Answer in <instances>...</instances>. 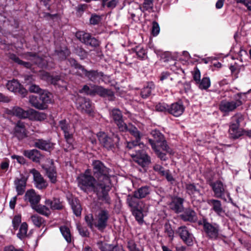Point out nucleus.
Masks as SVG:
<instances>
[{
	"label": "nucleus",
	"mask_w": 251,
	"mask_h": 251,
	"mask_svg": "<svg viewBox=\"0 0 251 251\" xmlns=\"http://www.w3.org/2000/svg\"><path fill=\"white\" fill-rule=\"evenodd\" d=\"M169 106L165 103H159L156 105L155 109L159 112H169Z\"/></svg>",
	"instance_id": "nucleus-51"
},
{
	"label": "nucleus",
	"mask_w": 251,
	"mask_h": 251,
	"mask_svg": "<svg viewBox=\"0 0 251 251\" xmlns=\"http://www.w3.org/2000/svg\"><path fill=\"white\" fill-rule=\"evenodd\" d=\"M237 3H242L244 5L248 10L251 11V0H235Z\"/></svg>",
	"instance_id": "nucleus-58"
},
{
	"label": "nucleus",
	"mask_w": 251,
	"mask_h": 251,
	"mask_svg": "<svg viewBox=\"0 0 251 251\" xmlns=\"http://www.w3.org/2000/svg\"><path fill=\"white\" fill-rule=\"evenodd\" d=\"M26 57L27 59L30 60L35 64H38L42 68L45 67L46 65V63L44 62V60L43 58L37 56L35 54L32 55L31 54H29L26 55Z\"/></svg>",
	"instance_id": "nucleus-34"
},
{
	"label": "nucleus",
	"mask_w": 251,
	"mask_h": 251,
	"mask_svg": "<svg viewBox=\"0 0 251 251\" xmlns=\"http://www.w3.org/2000/svg\"><path fill=\"white\" fill-rule=\"evenodd\" d=\"M150 193V189L148 186H144L140 188L137 191L134 192L135 198L138 199H142L146 197Z\"/></svg>",
	"instance_id": "nucleus-32"
},
{
	"label": "nucleus",
	"mask_w": 251,
	"mask_h": 251,
	"mask_svg": "<svg viewBox=\"0 0 251 251\" xmlns=\"http://www.w3.org/2000/svg\"><path fill=\"white\" fill-rule=\"evenodd\" d=\"M32 208L37 212L47 216L50 214V209L45 205L36 204Z\"/></svg>",
	"instance_id": "nucleus-36"
},
{
	"label": "nucleus",
	"mask_w": 251,
	"mask_h": 251,
	"mask_svg": "<svg viewBox=\"0 0 251 251\" xmlns=\"http://www.w3.org/2000/svg\"><path fill=\"white\" fill-rule=\"evenodd\" d=\"M93 90L94 92L93 94H97L101 97H109L112 99L114 96L112 91L104 89L101 86H93Z\"/></svg>",
	"instance_id": "nucleus-21"
},
{
	"label": "nucleus",
	"mask_w": 251,
	"mask_h": 251,
	"mask_svg": "<svg viewBox=\"0 0 251 251\" xmlns=\"http://www.w3.org/2000/svg\"><path fill=\"white\" fill-rule=\"evenodd\" d=\"M118 2V0H102V5L103 7L106 6L109 8H114Z\"/></svg>",
	"instance_id": "nucleus-46"
},
{
	"label": "nucleus",
	"mask_w": 251,
	"mask_h": 251,
	"mask_svg": "<svg viewBox=\"0 0 251 251\" xmlns=\"http://www.w3.org/2000/svg\"><path fill=\"white\" fill-rule=\"evenodd\" d=\"M110 116L112 118L120 129L125 128L123 126L126 124L124 122L121 111L118 109H114L110 113Z\"/></svg>",
	"instance_id": "nucleus-15"
},
{
	"label": "nucleus",
	"mask_w": 251,
	"mask_h": 251,
	"mask_svg": "<svg viewBox=\"0 0 251 251\" xmlns=\"http://www.w3.org/2000/svg\"><path fill=\"white\" fill-rule=\"evenodd\" d=\"M242 104V101L239 99L230 101L222 100L219 105V109L222 112L229 113L234 111Z\"/></svg>",
	"instance_id": "nucleus-8"
},
{
	"label": "nucleus",
	"mask_w": 251,
	"mask_h": 251,
	"mask_svg": "<svg viewBox=\"0 0 251 251\" xmlns=\"http://www.w3.org/2000/svg\"><path fill=\"white\" fill-rule=\"evenodd\" d=\"M153 86V84L151 83L147 87H144L141 92L142 97L144 99L148 97L151 94Z\"/></svg>",
	"instance_id": "nucleus-45"
},
{
	"label": "nucleus",
	"mask_w": 251,
	"mask_h": 251,
	"mask_svg": "<svg viewBox=\"0 0 251 251\" xmlns=\"http://www.w3.org/2000/svg\"><path fill=\"white\" fill-rule=\"evenodd\" d=\"M71 206L76 216H80L81 212V207L79 203L76 200H72L71 202Z\"/></svg>",
	"instance_id": "nucleus-40"
},
{
	"label": "nucleus",
	"mask_w": 251,
	"mask_h": 251,
	"mask_svg": "<svg viewBox=\"0 0 251 251\" xmlns=\"http://www.w3.org/2000/svg\"><path fill=\"white\" fill-rule=\"evenodd\" d=\"M127 247L130 251H140L136 247L135 242L132 240L128 242Z\"/></svg>",
	"instance_id": "nucleus-63"
},
{
	"label": "nucleus",
	"mask_w": 251,
	"mask_h": 251,
	"mask_svg": "<svg viewBox=\"0 0 251 251\" xmlns=\"http://www.w3.org/2000/svg\"><path fill=\"white\" fill-rule=\"evenodd\" d=\"M208 204L212 207V209L218 215L223 216L225 213L221 202L217 200L210 199L207 201Z\"/></svg>",
	"instance_id": "nucleus-17"
},
{
	"label": "nucleus",
	"mask_w": 251,
	"mask_h": 251,
	"mask_svg": "<svg viewBox=\"0 0 251 251\" xmlns=\"http://www.w3.org/2000/svg\"><path fill=\"white\" fill-rule=\"evenodd\" d=\"M59 126L63 131L64 133L70 130H72L70 126L65 120H62L59 122Z\"/></svg>",
	"instance_id": "nucleus-50"
},
{
	"label": "nucleus",
	"mask_w": 251,
	"mask_h": 251,
	"mask_svg": "<svg viewBox=\"0 0 251 251\" xmlns=\"http://www.w3.org/2000/svg\"><path fill=\"white\" fill-rule=\"evenodd\" d=\"M52 94L49 92L44 91L39 96V100L41 101V104H44L45 106L47 107V104L51 102Z\"/></svg>",
	"instance_id": "nucleus-35"
},
{
	"label": "nucleus",
	"mask_w": 251,
	"mask_h": 251,
	"mask_svg": "<svg viewBox=\"0 0 251 251\" xmlns=\"http://www.w3.org/2000/svg\"><path fill=\"white\" fill-rule=\"evenodd\" d=\"M136 199L138 198H135L134 195L133 196L128 195L127 196L126 201L130 207L137 209L138 205H139V203L138 202V201Z\"/></svg>",
	"instance_id": "nucleus-42"
},
{
	"label": "nucleus",
	"mask_w": 251,
	"mask_h": 251,
	"mask_svg": "<svg viewBox=\"0 0 251 251\" xmlns=\"http://www.w3.org/2000/svg\"><path fill=\"white\" fill-rule=\"evenodd\" d=\"M30 218L32 222L36 226H41L44 223L43 219L37 215L31 216Z\"/></svg>",
	"instance_id": "nucleus-47"
},
{
	"label": "nucleus",
	"mask_w": 251,
	"mask_h": 251,
	"mask_svg": "<svg viewBox=\"0 0 251 251\" xmlns=\"http://www.w3.org/2000/svg\"><path fill=\"white\" fill-rule=\"evenodd\" d=\"M46 205L50 206L52 210H60L63 208V205L57 199H53V200H46L45 201Z\"/></svg>",
	"instance_id": "nucleus-30"
},
{
	"label": "nucleus",
	"mask_w": 251,
	"mask_h": 251,
	"mask_svg": "<svg viewBox=\"0 0 251 251\" xmlns=\"http://www.w3.org/2000/svg\"><path fill=\"white\" fill-rule=\"evenodd\" d=\"M197 84L201 89L206 90L210 86V80L208 77H204Z\"/></svg>",
	"instance_id": "nucleus-44"
},
{
	"label": "nucleus",
	"mask_w": 251,
	"mask_h": 251,
	"mask_svg": "<svg viewBox=\"0 0 251 251\" xmlns=\"http://www.w3.org/2000/svg\"><path fill=\"white\" fill-rule=\"evenodd\" d=\"M35 146L40 149L45 151H50L53 147L52 143L42 139L37 140L35 142Z\"/></svg>",
	"instance_id": "nucleus-29"
},
{
	"label": "nucleus",
	"mask_w": 251,
	"mask_h": 251,
	"mask_svg": "<svg viewBox=\"0 0 251 251\" xmlns=\"http://www.w3.org/2000/svg\"><path fill=\"white\" fill-rule=\"evenodd\" d=\"M109 218L108 212L106 210H100L96 215L94 226L99 230L103 231L107 226Z\"/></svg>",
	"instance_id": "nucleus-4"
},
{
	"label": "nucleus",
	"mask_w": 251,
	"mask_h": 251,
	"mask_svg": "<svg viewBox=\"0 0 251 251\" xmlns=\"http://www.w3.org/2000/svg\"><path fill=\"white\" fill-rule=\"evenodd\" d=\"M149 142L151 145L152 148L154 150V151L156 152L157 156L162 160H166V157L165 153L160 152L159 151L157 150L156 149L154 141H153L151 139L149 140Z\"/></svg>",
	"instance_id": "nucleus-48"
},
{
	"label": "nucleus",
	"mask_w": 251,
	"mask_h": 251,
	"mask_svg": "<svg viewBox=\"0 0 251 251\" xmlns=\"http://www.w3.org/2000/svg\"><path fill=\"white\" fill-rule=\"evenodd\" d=\"M98 248L100 251H117V248L112 244L99 241L97 243Z\"/></svg>",
	"instance_id": "nucleus-31"
},
{
	"label": "nucleus",
	"mask_w": 251,
	"mask_h": 251,
	"mask_svg": "<svg viewBox=\"0 0 251 251\" xmlns=\"http://www.w3.org/2000/svg\"><path fill=\"white\" fill-rule=\"evenodd\" d=\"M153 169L155 171L158 172L162 176H165L166 174V171L160 165L155 164L153 166Z\"/></svg>",
	"instance_id": "nucleus-61"
},
{
	"label": "nucleus",
	"mask_w": 251,
	"mask_h": 251,
	"mask_svg": "<svg viewBox=\"0 0 251 251\" xmlns=\"http://www.w3.org/2000/svg\"><path fill=\"white\" fill-rule=\"evenodd\" d=\"M184 107L181 102L173 103L169 108V112L175 116L178 117L184 112Z\"/></svg>",
	"instance_id": "nucleus-20"
},
{
	"label": "nucleus",
	"mask_w": 251,
	"mask_h": 251,
	"mask_svg": "<svg viewBox=\"0 0 251 251\" xmlns=\"http://www.w3.org/2000/svg\"><path fill=\"white\" fill-rule=\"evenodd\" d=\"M6 88L11 92H16L20 90L21 84L17 80L13 79L8 81L6 84Z\"/></svg>",
	"instance_id": "nucleus-33"
},
{
	"label": "nucleus",
	"mask_w": 251,
	"mask_h": 251,
	"mask_svg": "<svg viewBox=\"0 0 251 251\" xmlns=\"http://www.w3.org/2000/svg\"><path fill=\"white\" fill-rule=\"evenodd\" d=\"M33 177V180L35 187L39 189H45L48 186L47 182L44 179L40 173L35 169L29 171Z\"/></svg>",
	"instance_id": "nucleus-10"
},
{
	"label": "nucleus",
	"mask_w": 251,
	"mask_h": 251,
	"mask_svg": "<svg viewBox=\"0 0 251 251\" xmlns=\"http://www.w3.org/2000/svg\"><path fill=\"white\" fill-rule=\"evenodd\" d=\"M77 73L81 75H85L90 80L94 81L97 79L98 73L96 71H87L82 66H79V72Z\"/></svg>",
	"instance_id": "nucleus-27"
},
{
	"label": "nucleus",
	"mask_w": 251,
	"mask_h": 251,
	"mask_svg": "<svg viewBox=\"0 0 251 251\" xmlns=\"http://www.w3.org/2000/svg\"><path fill=\"white\" fill-rule=\"evenodd\" d=\"M6 113L9 115L16 116L20 118H26L29 116V110L25 111L18 106H15L10 109H7Z\"/></svg>",
	"instance_id": "nucleus-16"
},
{
	"label": "nucleus",
	"mask_w": 251,
	"mask_h": 251,
	"mask_svg": "<svg viewBox=\"0 0 251 251\" xmlns=\"http://www.w3.org/2000/svg\"><path fill=\"white\" fill-rule=\"evenodd\" d=\"M180 217L184 221L193 222L196 220V213L190 209H186Z\"/></svg>",
	"instance_id": "nucleus-28"
},
{
	"label": "nucleus",
	"mask_w": 251,
	"mask_h": 251,
	"mask_svg": "<svg viewBox=\"0 0 251 251\" xmlns=\"http://www.w3.org/2000/svg\"><path fill=\"white\" fill-rule=\"evenodd\" d=\"M76 227L81 236L83 237H87L89 236V233L86 227L82 226L79 224H77Z\"/></svg>",
	"instance_id": "nucleus-49"
},
{
	"label": "nucleus",
	"mask_w": 251,
	"mask_h": 251,
	"mask_svg": "<svg viewBox=\"0 0 251 251\" xmlns=\"http://www.w3.org/2000/svg\"><path fill=\"white\" fill-rule=\"evenodd\" d=\"M133 214L135 216L136 219L139 222L141 223L143 221V214L139 209H137L133 212Z\"/></svg>",
	"instance_id": "nucleus-59"
},
{
	"label": "nucleus",
	"mask_w": 251,
	"mask_h": 251,
	"mask_svg": "<svg viewBox=\"0 0 251 251\" xmlns=\"http://www.w3.org/2000/svg\"><path fill=\"white\" fill-rule=\"evenodd\" d=\"M193 78L197 84L201 80V73L198 69H196L194 71Z\"/></svg>",
	"instance_id": "nucleus-64"
},
{
	"label": "nucleus",
	"mask_w": 251,
	"mask_h": 251,
	"mask_svg": "<svg viewBox=\"0 0 251 251\" xmlns=\"http://www.w3.org/2000/svg\"><path fill=\"white\" fill-rule=\"evenodd\" d=\"M97 136L101 145L107 149H112L119 141L117 135L113 134L111 136H109L103 132H99Z\"/></svg>",
	"instance_id": "nucleus-3"
},
{
	"label": "nucleus",
	"mask_w": 251,
	"mask_h": 251,
	"mask_svg": "<svg viewBox=\"0 0 251 251\" xmlns=\"http://www.w3.org/2000/svg\"><path fill=\"white\" fill-rule=\"evenodd\" d=\"M160 31V27L156 22H153L151 29V33L154 36H157Z\"/></svg>",
	"instance_id": "nucleus-55"
},
{
	"label": "nucleus",
	"mask_w": 251,
	"mask_h": 251,
	"mask_svg": "<svg viewBox=\"0 0 251 251\" xmlns=\"http://www.w3.org/2000/svg\"><path fill=\"white\" fill-rule=\"evenodd\" d=\"M75 103L76 108L82 113L91 115L93 112V106L88 99L78 97Z\"/></svg>",
	"instance_id": "nucleus-6"
},
{
	"label": "nucleus",
	"mask_w": 251,
	"mask_h": 251,
	"mask_svg": "<svg viewBox=\"0 0 251 251\" xmlns=\"http://www.w3.org/2000/svg\"><path fill=\"white\" fill-rule=\"evenodd\" d=\"M28 226L26 223L22 224L19 232L17 233V236L21 239L24 238L26 236Z\"/></svg>",
	"instance_id": "nucleus-41"
},
{
	"label": "nucleus",
	"mask_w": 251,
	"mask_h": 251,
	"mask_svg": "<svg viewBox=\"0 0 251 251\" xmlns=\"http://www.w3.org/2000/svg\"><path fill=\"white\" fill-rule=\"evenodd\" d=\"M185 187L186 193L193 200H196L197 197L201 196L198 185L194 183H186Z\"/></svg>",
	"instance_id": "nucleus-14"
},
{
	"label": "nucleus",
	"mask_w": 251,
	"mask_h": 251,
	"mask_svg": "<svg viewBox=\"0 0 251 251\" xmlns=\"http://www.w3.org/2000/svg\"><path fill=\"white\" fill-rule=\"evenodd\" d=\"M153 0H144L143 3V8L144 10H151L153 8Z\"/></svg>",
	"instance_id": "nucleus-52"
},
{
	"label": "nucleus",
	"mask_w": 251,
	"mask_h": 251,
	"mask_svg": "<svg viewBox=\"0 0 251 251\" xmlns=\"http://www.w3.org/2000/svg\"><path fill=\"white\" fill-rule=\"evenodd\" d=\"M29 115H33L34 119L37 121H43L47 118V115L44 113L37 112L32 109L29 110Z\"/></svg>",
	"instance_id": "nucleus-38"
},
{
	"label": "nucleus",
	"mask_w": 251,
	"mask_h": 251,
	"mask_svg": "<svg viewBox=\"0 0 251 251\" xmlns=\"http://www.w3.org/2000/svg\"><path fill=\"white\" fill-rule=\"evenodd\" d=\"M29 102L35 108L40 110H44L47 108V106H45L44 103L41 104V101L39 100V97L38 98L37 96L33 95L29 96Z\"/></svg>",
	"instance_id": "nucleus-26"
},
{
	"label": "nucleus",
	"mask_w": 251,
	"mask_h": 251,
	"mask_svg": "<svg viewBox=\"0 0 251 251\" xmlns=\"http://www.w3.org/2000/svg\"><path fill=\"white\" fill-rule=\"evenodd\" d=\"M24 155L34 162H38L41 158L42 155L37 150L25 151Z\"/></svg>",
	"instance_id": "nucleus-25"
},
{
	"label": "nucleus",
	"mask_w": 251,
	"mask_h": 251,
	"mask_svg": "<svg viewBox=\"0 0 251 251\" xmlns=\"http://www.w3.org/2000/svg\"><path fill=\"white\" fill-rule=\"evenodd\" d=\"M46 174L50 182L55 183L56 182V172L53 167L46 168Z\"/></svg>",
	"instance_id": "nucleus-37"
},
{
	"label": "nucleus",
	"mask_w": 251,
	"mask_h": 251,
	"mask_svg": "<svg viewBox=\"0 0 251 251\" xmlns=\"http://www.w3.org/2000/svg\"><path fill=\"white\" fill-rule=\"evenodd\" d=\"M24 200L26 201H29L31 207L33 208L39 202L41 197L36 194L33 189H30L26 192Z\"/></svg>",
	"instance_id": "nucleus-11"
},
{
	"label": "nucleus",
	"mask_w": 251,
	"mask_h": 251,
	"mask_svg": "<svg viewBox=\"0 0 251 251\" xmlns=\"http://www.w3.org/2000/svg\"><path fill=\"white\" fill-rule=\"evenodd\" d=\"M14 133L19 139H22L25 136V126L23 122L19 121L17 123Z\"/></svg>",
	"instance_id": "nucleus-23"
},
{
	"label": "nucleus",
	"mask_w": 251,
	"mask_h": 251,
	"mask_svg": "<svg viewBox=\"0 0 251 251\" xmlns=\"http://www.w3.org/2000/svg\"><path fill=\"white\" fill-rule=\"evenodd\" d=\"M76 37L81 42L92 47L99 45V41L95 38L91 37L90 34L84 31H78L76 33Z\"/></svg>",
	"instance_id": "nucleus-9"
},
{
	"label": "nucleus",
	"mask_w": 251,
	"mask_h": 251,
	"mask_svg": "<svg viewBox=\"0 0 251 251\" xmlns=\"http://www.w3.org/2000/svg\"><path fill=\"white\" fill-rule=\"evenodd\" d=\"M10 58L11 60H13L14 62L17 63L19 64L24 66L26 68H29L31 66V63L28 62L23 61L20 60L18 57H17L14 54H11L10 55Z\"/></svg>",
	"instance_id": "nucleus-43"
},
{
	"label": "nucleus",
	"mask_w": 251,
	"mask_h": 251,
	"mask_svg": "<svg viewBox=\"0 0 251 251\" xmlns=\"http://www.w3.org/2000/svg\"><path fill=\"white\" fill-rule=\"evenodd\" d=\"M27 178L22 176L21 178H17L14 181V184L18 195H22L25 191Z\"/></svg>",
	"instance_id": "nucleus-19"
},
{
	"label": "nucleus",
	"mask_w": 251,
	"mask_h": 251,
	"mask_svg": "<svg viewBox=\"0 0 251 251\" xmlns=\"http://www.w3.org/2000/svg\"><path fill=\"white\" fill-rule=\"evenodd\" d=\"M21 222V217L20 215L15 216L12 221L13 226L14 228L17 229L19 224Z\"/></svg>",
	"instance_id": "nucleus-60"
},
{
	"label": "nucleus",
	"mask_w": 251,
	"mask_h": 251,
	"mask_svg": "<svg viewBox=\"0 0 251 251\" xmlns=\"http://www.w3.org/2000/svg\"><path fill=\"white\" fill-rule=\"evenodd\" d=\"M140 146V144H139V141L137 142V140L135 139L134 141L127 142L126 147L130 150L135 148V151H136V150L139 151V150H137V148H139Z\"/></svg>",
	"instance_id": "nucleus-53"
},
{
	"label": "nucleus",
	"mask_w": 251,
	"mask_h": 251,
	"mask_svg": "<svg viewBox=\"0 0 251 251\" xmlns=\"http://www.w3.org/2000/svg\"><path fill=\"white\" fill-rule=\"evenodd\" d=\"M123 126L125 127L123 129H120L121 131H128L130 133L134 136L137 141H140L141 134L138 130L137 128L132 125L129 124L128 125L125 124Z\"/></svg>",
	"instance_id": "nucleus-22"
},
{
	"label": "nucleus",
	"mask_w": 251,
	"mask_h": 251,
	"mask_svg": "<svg viewBox=\"0 0 251 251\" xmlns=\"http://www.w3.org/2000/svg\"><path fill=\"white\" fill-rule=\"evenodd\" d=\"M70 53L69 50L66 48H64L63 50L58 51L57 53L58 56L62 60L66 59L70 55Z\"/></svg>",
	"instance_id": "nucleus-54"
},
{
	"label": "nucleus",
	"mask_w": 251,
	"mask_h": 251,
	"mask_svg": "<svg viewBox=\"0 0 251 251\" xmlns=\"http://www.w3.org/2000/svg\"><path fill=\"white\" fill-rule=\"evenodd\" d=\"M134 161L140 166L145 167L151 163L150 157L143 151H137L136 152L130 154Z\"/></svg>",
	"instance_id": "nucleus-7"
},
{
	"label": "nucleus",
	"mask_w": 251,
	"mask_h": 251,
	"mask_svg": "<svg viewBox=\"0 0 251 251\" xmlns=\"http://www.w3.org/2000/svg\"><path fill=\"white\" fill-rule=\"evenodd\" d=\"M182 240L188 245H191L193 244L194 237L189 232L186 227H179L177 231Z\"/></svg>",
	"instance_id": "nucleus-12"
},
{
	"label": "nucleus",
	"mask_w": 251,
	"mask_h": 251,
	"mask_svg": "<svg viewBox=\"0 0 251 251\" xmlns=\"http://www.w3.org/2000/svg\"><path fill=\"white\" fill-rule=\"evenodd\" d=\"M92 166L94 176L90 175V170H87L77 177L78 185L85 192L93 191L99 199H106L111 189L109 169L99 160L93 161Z\"/></svg>",
	"instance_id": "nucleus-1"
},
{
	"label": "nucleus",
	"mask_w": 251,
	"mask_h": 251,
	"mask_svg": "<svg viewBox=\"0 0 251 251\" xmlns=\"http://www.w3.org/2000/svg\"><path fill=\"white\" fill-rule=\"evenodd\" d=\"M101 17L97 15H92L90 19V23L92 25L98 24L101 21Z\"/></svg>",
	"instance_id": "nucleus-56"
},
{
	"label": "nucleus",
	"mask_w": 251,
	"mask_h": 251,
	"mask_svg": "<svg viewBox=\"0 0 251 251\" xmlns=\"http://www.w3.org/2000/svg\"><path fill=\"white\" fill-rule=\"evenodd\" d=\"M64 136L66 140V142L70 145H72L73 143V137L72 131L70 130L69 131H67L64 132Z\"/></svg>",
	"instance_id": "nucleus-62"
},
{
	"label": "nucleus",
	"mask_w": 251,
	"mask_h": 251,
	"mask_svg": "<svg viewBox=\"0 0 251 251\" xmlns=\"http://www.w3.org/2000/svg\"><path fill=\"white\" fill-rule=\"evenodd\" d=\"M85 220L86 223L87 224L88 226L91 228H92L93 227V226H94V222H93L94 219H93V215L92 214H89V215H86L85 217Z\"/></svg>",
	"instance_id": "nucleus-57"
},
{
	"label": "nucleus",
	"mask_w": 251,
	"mask_h": 251,
	"mask_svg": "<svg viewBox=\"0 0 251 251\" xmlns=\"http://www.w3.org/2000/svg\"><path fill=\"white\" fill-rule=\"evenodd\" d=\"M242 120L243 117L240 114H235L232 117L229 129L230 138L237 139L244 135V129L240 128V123Z\"/></svg>",
	"instance_id": "nucleus-2"
},
{
	"label": "nucleus",
	"mask_w": 251,
	"mask_h": 251,
	"mask_svg": "<svg viewBox=\"0 0 251 251\" xmlns=\"http://www.w3.org/2000/svg\"><path fill=\"white\" fill-rule=\"evenodd\" d=\"M152 136L155 140V141L159 144V146H161L162 150L169 152V147L167 146L166 141L164 140L163 135L159 131L154 130L151 133Z\"/></svg>",
	"instance_id": "nucleus-18"
},
{
	"label": "nucleus",
	"mask_w": 251,
	"mask_h": 251,
	"mask_svg": "<svg viewBox=\"0 0 251 251\" xmlns=\"http://www.w3.org/2000/svg\"><path fill=\"white\" fill-rule=\"evenodd\" d=\"M211 186L216 198H222L226 193V188L220 181H216L211 183Z\"/></svg>",
	"instance_id": "nucleus-13"
},
{
	"label": "nucleus",
	"mask_w": 251,
	"mask_h": 251,
	"mask_svg": "<svg viewBox=\"0 0 251 251\" xmlns=\"http://www.w3.org/2000/svg\"><path fill=\"white\" fill-rule=\"evenodd\" d=\"M203 230L207 236L211 239H217L219 235V226L215 223L211 224L206 220H203L202 222Z\"/></svg>",
	"instance_id": "nucleus-5"
},
{
	"label": "nucleus",
	"mask_w": 251,
	"mask_h": 251,
	"mask_svg": "<svg viewBox=\"0 0 251 251\" xmlns=\"http://www.w3.org/2000/svg\"><path fill=\"white\" fill-rule=\"evenodd\" d=\"M183 200L180 198H175L170 204V207L175 212L178 213L183 209Z\"/></svg>",
	"instance_id": "nucleus-24"
},
{
	"label": "nucleus",
	"mask_w": 251,
	"mask_h": 251,
	"mask_svg": "<svg viewBox=\"0 0 251 251\" xmlns=\"http://www.w3.org/2000/svg\"><path fill=\"white\" fill-rule=\"evenodd\" d=\"M60 230L66 241L68 243H70L72 241V236L69 228L65 226H62L60 227Z\"/></svg>",
	"instance_id": "nucleus-39"
}]
</instances>
